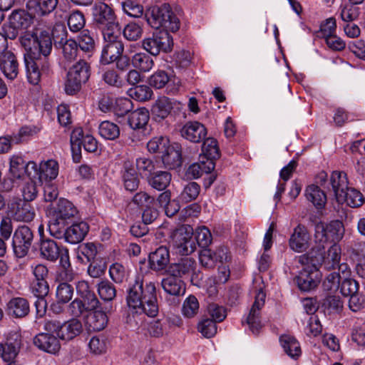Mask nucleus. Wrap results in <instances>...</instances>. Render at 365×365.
Wrapping results in <instances>:
<instances>
[{
  "label": "nucleus",
  "mask_w": 365,
  "mask_h": 365,
  "mask_svg": "<svg viewBox=\"0 0 365 365\" xmlns=\"http://www.w3.org/2000/svg\"><path fill=\"white\" fill-rule=\"evenodd\" d=\"M266 294L262 289L257 290L255 302L246 318V322L249 325L250 330L254 334H257L262 327L260 321V310L264 307Z\"/></svg>",
  "instance_id": "obj_15"
},
{
  "label": "nucleus",
  "mask_w": 365,
  "mask_h": 365,
  "mask_svg": "<svg viewBox=\"0 0 365 365\" xmlns=\"http://www.w3.org/2000/svg\"><path fill=\"white\" fill-rule=\"evenodd\" d=\"M21 346V336L14 333L6 344L0 343V356L6 361H12L17 356Z\"/></svg>",
  "instance_id": "obj_22"
},
{
  "label": "nucleus",
  "mask_w": 365,
  "mask_h": 365,
  "mask_svg": "<svg viewBox=\"0 0 365 365\" xmlns=\"http://www.w3.org/2000/svg\"><path fill=\"white\" fill-rule=\"evenodd\" d=\"M147 330L152 337H163L169 332V324L163 319L155 320L148 324Z\"/></svg>",
  "instance_id": "obj_44"
},
{
  "label": "nucleus",
  "mask_w": 365,
  "mask_h": 365,
  "mask_svg": "<svg viewBox=\"0 0 365 365\" xmlns=\"http://www.w3.org/2000/svg\"><path fill=\"white\" fill-rule=\"evenodd\" d=\"M336 200L339 203H346L351 207H357L363 203V195L357 190L353 187H349L344 192L340 193Z\"/></svg>",
  "instance_id": "obj_37"
},
{
  "label": "nucleus",
  "mask_w": 365,
  "mask_h": 365,
  "mask_svg": "<svg viewBox=\"0 0 365 365\" xmlns=\"http://www.w3.org/2000/svg\"><path fill=\"white\" fill-rule=\"evenodd\" d=\"M323 246L317 245L318 264H321L327 270H335L336 265L339 264L341 259V250L339 245L334 244L325 253Z\"/></svg>",
  "instance_id": "obj_14"
},
{
  "label": "nucleus",
  "mask_w": 365,
  "mask_h": 365,
  "mask_svg": "<svg viewBox=\"0 0 365 365\" xmlns=\"http://www.w3.org/2000/svg\"><path fill=\"white\" fill-rule=\"evenodd\" d=\"M171 174L167 171H157L152 174L148 180L149 185L159 191L164 190L170 185Z\"/></svg>",
  "instance_id": "obj_38"
},
{
  "label": "nucleus",
  "mask_w": 365,
  "mask_h": 365,
  "mask_svg": "<svg viewBox=\"0 0 365 365\" xmlns=\"http://www.w3.org/2000/svg\"><path fill=\"white\" fill-rule=\"evenodd\" d=\"M197 329L205 337L211 338L217 333V323L207 316H203L198 323Z\"/></svg>",
  "instance_id": "obj_51"
},
{
  "label": "nucleus",
  "mask_w": 365,
  "mask_h": 365,
  "mask_svg": "<svg viewBox=\"0 0 365 365\" xmlns=\"http://www.w3.org/2000/svg\"><path fill=\"white\" fill-rule=\"evenodd\" d=\"M8 215L16 222H30L34 219L36 212L29 202L19 200L11 205Z\"/></svg>",
  "instance_id": "obj_17"
},
{
  "label": "nucleus",
  "mask_w": 365,
  "mask_h": 365,
  "mask_svg": "<svg viewBox=\"0 0 365 365\" xmlns=\"http://www.w3.org/2000/svg\"><path fill=\"white\" fill-rule=\"evenodd\" d=\"M148 24L153 29L172 32L177 31L180 28V21L174 14L169 4H164L160 6L150 7L145 14Z\"/></svg>",
  "instance_id": "obj_3"
},
{
  "label": "nucleus",
  "mask_w": 365,
  "mask_h": 365,
  "mask_svg": "<svg viewBox=\"0 0 365 365\" xmlns=\"http://www.w3.org/2000/svg\"><path fill=\"white\" fill-rule=\"evenodd\" d=\"M58 0H37L35 11L38 16H46L51 14L56 8Z\"/></svg>",
  "instance_id": "obj_59"
},
{
  "label": "nucleus",
  "mask_w": 365,
  "mask_h": 365,
  "mask_svg": "<svg viewBox=\"0 0 365 365\" xmlns=\"http://www.w3.org/2000/svg\"><path fill=\"white\" fill-rule=\"evenodd\" d=\"M149 119V111L145 108L137 109L129 114L128 122L133 129L130 135L132 142H139L145 138L148 133L147 126Z\"/></svg>",
  "instance_id": "obj_11"
},
{
  "label": "nucleus",
  "mask_w": 365,
  "mask_h": 365,
  "mask_svg": "<svg viewBox=\"0 0 365 365\" xmlns=\"http://www.w3.org/2000/svg\"><path fill=\"white\" fill-rule=\"evenodd\" d=\"M0 69L7 78L12 80L16 78L19 63L12 52L6 51L3 56H0Z\"/></svg>",
  "instance_id": "obj_28"
},
{
  "label": "nucleus",
  "mask_w": 365,
  "mask_h": 365,
  "mask_svg": "<svg viewBox=\"0 0 365 365\" xmlns=\"http://www.w3.org/2000/svg\"><path fill=\"white\" fill-rule=\"evenodd\" d=\"M296 279L299 289L309 292L316 288L319 283V270L314 267H304Z\"/></svg>",
  "instance_id": "obj_18"
},
{
  "label": "nucleus",
  "mask_w": 365,
  "mask_h": 365,
  "mask_svg": "<svg viewBox=\"0 0 365 365\" xmlns=\"http://www.w3.org/2000/svg\"><path fill=\"white\" fill-rule=\"evenodd\" d=\"M200 304L194 295H189L184 301L182 313L187 318H192L198 313Z\"/></svg>",
  "instance_id": "obj_50"
},
{
  "label": "nucleus",
  "mask_w": 365,
  "mask_h": 365,
  "mask_svg": "<svg viewBox=\"0 0 365 365\" xmlns=\"http://www.w3.org/2000/svg\"><path fill=\"white\" fill-rule=\"evenodd\" d=\"M30 169L36 170V163L31 161L27 163L24 161L22 157L19 155H14L10 160V174L12 176V180L21 178L24 173L31 177V173Z\"/></svg>",
  "instance_id": "obj_23"
},
{
  "label": "nucleus",
  "mask_w": 365,
  "mask_h": 365,
  "mask_svg": "<svg viewBox=\"0 0 365 365\" xmlns=\"http://www.w3.org/2000/svg\"><path fill=\"white\" fill-rule=\"evenodd\" d=\"M136 169L141 176L149 177L155 169L153 162L147 158H138L135 162Z\"/></svg>",
  "instance_id": "obj_61"
},
{
  "label": "nucleus",
  "mask_w": 365,
  "mask_h": 365,
  "mask_svg": "<svg viewBox=\"0 0 365 365\" xmlns=\"http://www.w3.org/2000/svg\"><path fill=\"white\" fill-rule=\"evenodd\" d=\"M91 76L90 64L83 59H80L73 64L67 73L65 82V91L68 95L78 93L89 79Z\"/></svg>",
  "instance_id": "obj_5"
},
{
  "label": "nucleus",
  "mask_w": 365,
  "mask_h": 365,
  "mask_svg": "<svg viewBox=\"0 0 365 365\" xmlns=\"http://www.w3.org/2000/svg\"><path fill=\"white\" fill-rule=\"evenodd\" d=\"M93 22L102 34L120 29L114 10L107 4L96 2L92 8Z\"/></svg>",
  "instance_id": "obj_4"
},
{
  "label": "nucleus",
  "mask_w": 365,
  "mask_h": 365,
  "mask_svg": "<svg viewBox=\"0 0 365 365\" xmlns=\"http://www.w3.org/2000/svg\"><path fill=\"white\" fill-rule=\"evenodd\" d=\"M195 261L191 257H185L176 263L171 264L168 272L170 275L180 279L185 276L190 275L195 269Z\"/></svg>",
  "instance_id": "obj_30"
},
{
  "label": "nucleus",
  "mask_w": 365,
  "mask_h": 365,
  "mask_svg": "<svg viewBox=\"0 0 365 365\" xmlns=\"http://www.w3.org/2000/svg\"><path fill=\"white\" fill-rule=\"evenodd\" d=\"M74 136H76V141L82 138L81 143L83 145L84 149L90 153L96 152L98 149L97 140L91 135L83 136V132L81 130H75L71 136V142L73 143Z\"/></svg>",
  "instance_id": "obj_46"
},
{
  "label": "nucleus",
  "mask_w": 365,
  "mask_h": 365,
  "mask_svg": "<svg viewBox=\"0 0 365 365\" xmlns=\"http://www.w3.org/2000/svg\"><path fill=\"white\" fill-rule=\"evenodd\" d=\"M109 274L113 282L120 284L127 280L128 272L123 265L116 262L110 267Z\"/></svg>",
  "instance_id": "obj_57"
},
{
  "label": "nucleus",
  "mask_w": 365,
  "mask_h": 365,
  "mask_svg": "<svg viewBox=\"0 0 365 365\" xmlns=\"http://www.w3.org/2000/svg\"><path fill=\"white\" fill-rule=\"evenodd\" d=\"M85 24L84 15L78 10L73 11L68 18V26L73 32L81 31L84 27Z\"/></svg>",
  "instance_id": "obj_55"
},
{
  "label": "nucleus",
  "mask_w": 365,
  "mask_h": 365,
  "mask_svg": "<svg viewBox=\"0 0 365 365\" xmlns=\"http://www.w3.org/2000/svg\"><path fill=\"white\" fill-rule=\"evenodd\" d=\"M34 171V177L36 175L40 180L51 182L58 176V164L54 160H48L46 162H42L38 168L36 165V170Z\"/></svg>",
  "instance_id": "obj_31"
},
{
  "label": "nucleus",
  "mask_w": 365,
  "mask_h": 365,
  "mask_svg": "<svg viewBox=\"0 0 365 365\" xmlns=\"http://www.w3.org/2000/svg\"><path fill=\"white\" fill-rule=\"evenodd\" d=\"M207 133L205 126L197 121L187 122L180 129L181 136L194 143H198L205 140Z\"/></svg>",
  "instance_id": "obj_20"
},
{
  "label": "nucleus",
  "mask_w": 365,
  "mask_h": 365,
  "mask_svg": "<svg viewBox=\"0 0 365 365\" xmlns=\"http://www.w3.org/2000/svg\"><path fill=\"white\" fill-rule=\"evenodd\" d=\"M305 196L317 209H322L327 202V196L317 185H310L305 190Z\"/></svg>",
  "instance_id": "obj_36"
},
{
  "label": "nucleus",
  "mask_w": 365,
  "mask_h": 365,
  "mask_svg": "<svg viewBox=\"0 0 365 365\" xmlns=\"http://www.w3.org/2000/svg\"><path fill=\"white\" fill-rule=\"evenodd\" d=\"M126 302L129 307L136 312H143L148 317H153L158 313V303L156 287L154 282L144 284L140 277H137L134 283L130 284L128 291Z\"/></svg>",
  "instance_id": "obj_2"
},
{
  "label": "nucleus",
  "mask_w": 365,
  "mask_h": 365,
  "mask_svg": "<svg viewBox=\"0 0 365 365\" xmlns=\"http://www.w3.org/2000/svg\"><path fill=\"white\" fill-rule=\"evenodd\" d=\"M34 240V232L27 225H19L14 230L12 237V247L15 255L25 257L31 249Z\"/></svg>",
  "instance_id": "obj_12"
},
{
  "label": "nucleus",
  "mask_w": 365,
  "mask_h": 365,
  "mask_svg": "<svg viewBox=\"0 0 365 365\" xmlns=\"http://www.w3.org/2000/svg\"><path fill=\"white\" fill-rule=\"evenodd\" d=\"M173 244L176 252L181 255L192 254L196 248L191 227H182L173 233Z\"/></svg>",
  "instance_id": "obj_13"
},
{
  "label": "nucleus",
  "mask_w": 365,
  "mask_h": 365,
  "mask_svg": "<svg viewBox=\"0 0 365 365\" xmlns=\"http://www.w3.org/2000/svg\"><path fill=\"white\" fill-rule=\"evenodd\" d=\"M63 247L51 239H41L39 243V252L41 258L56 262L60 257Z\"/></svg>",
  "instance_id": "obj_26"
},
{
  "label": "nucleus",
  "mask_w": 365,
  "mask_h": 365,
  "mask_svg": "<svg viewBox=\"0 0 365 365\" xmlns=\"http://www.w3.org/2000/svg\"><path fill=\"white\" fill-rule=\"evenodd\" d=\"M88 231L89 226L87 222H75L66 228V241L71 244H78L84 240Z\"/></svg>",
  "instance_id": "obj_27"
},
{
  "label": "nucleus",
  "mask_w": 365,
  "mask_h": 365,
  "mask_svg": "<svg viewBox=\"0 0 365 365\" xmlns=\"http://www.w3.org/2000/svg\"><path fill=\"white\" fill-rule=\"evenodd\" d=\"M73 287L66 283H60L56 288V296L58 302L66 304L73 297Z\"/></svg>",
  "instance_id": "obj_60"
},
{
  "label": "nucleus",
  "mask_w": 365,
  "mask_h": 365,
  "mask_svg": "<svg viewBox=\"0 0 365 365\" xmlns=\"http://www.w3.org/2000/svg\"><path fill=\"white\" fill-rule=\"evenodd\" d=\"M279 342L284 352L292 359H297L301 356V347L294 336L283 334L279 337Z\"/></svg>",
  "instance_id": "obj_33"
},
{
  "label": "nucleus",
  "mask_w": 365,
  "mask_h": 365,
  "mask_svg": "<svg viewBox=\"0 0 365 365\" xmlns=\"http://www.w3.org/2000/svg\"><path fill=\"white\" fill-rule=\"evenodd\" d=\"M97 253V247L93 242L81 244L77 249V257L81 262H83V257H85L88 262L93 261Z\"/></svg>",
  "instance_id": "obj_47"
},
{
  "label": "nucleus",
  "mask_w": 365,
  "mask_h": 365,
  "mask_svg": "<svg viewBox=\"0 0 365 365\" xmlns=\"http://www.w3.org/2000/svg\"><path fill=\"white\" fill-rule=\"evenodd\" d=\"M202 145V156H206L212 159H217L220 157L219 148L217 142L212 138H205Z\"/></svg>",
  "instance_id": "obj_54"
},
{
  "label": "nucleus",
  "mask_w": 365,
  "mask_h": 365,
  "mask_svg": "<svg viewBox=\"0 0 365 365\" xmlns=\"http://www.w3.org/2000/svg\"><path fill=\"white\" fill-rule=\"evenodd\" d=\"M43 329L48 332H55L57 336L63 341H70L78 336L83 331L81 322L71 319L61 323L58 320H46L43 323Z\"/></svg>",
  "instance_id": "obj_6"
},
{
  "label": "nucleus",
  "mask_w": 365,
  "mask_h": 365,
  "mask_svg": "<svg viewBox=\"0 0 365 365\" xmlns=\"http://www.w3.org/2000/svg\"><path fill=\"white\" fill-rule=\"evenodd\" d=\"M132 64L142 72L150 71L154 65L153 58L145 53H137L132 57Z\"/></svg>",
  "instance_id": "obj_43"
},
{
  "label": "nucleus",
  "mask_w": 365,
  "mask_h": 365,
  "mask_svg": "<svg viewBox=\"0 0 365 365\" xmlns=\"http://www.w3.org/2000/svg\"><path fill=\"white\" fill-rule=\"evenodd\" d=\"M10 24L14 28L19 29L21 31L20 36V43L21 40L27 34H33L36 33L38 30L47 31L48 36L52 41L51 30L49 27L38 24L37 26H33V17L24 11H15L11 14L9 17Z\"/></svg>",
  "instance_id": "obj_10"
},
{
  "label": "nucleus",
  "mask_w": 365,
  "mask_h": 365,
  "mask_svg": "<svg viewBox=\"0 0 365 365\" xmlns=\"http://www.w3.org/2000/svg\"><path fill=\"white\" fill-rule=\"evenodd\" d=\"M54 332H42L36 334L34 339V344L40 350L55 354L61 349L59 338L54 336Z\"/></svg>",
  "instance_id": "obj_19"
},
{
  "label": "nucleus",
  "mask_w": 365,
  "mask_h": 365,
  "mask_svg": "<svg viewBox=\"0 0 365 365\" xmlns=\"http://www.w3.org/2000/svg\"><path fill=\"white\" fill-rule=\"evenodd\" d=\"M120 174L123 186L126 190L133 192L138 189L140 180L136 170L130 161L123 163Z\"/></svg>",
  "instance_id": "obj_24"
},
{
  "label": "nucleus",
  "mask_w": 365,
  "mask_h": 365,
  "mask_svg": "<svg viewBox=\"0 0 365 365\" xmlns=\"http://www.w3.org/2000/svg\"><path fill=\"white\" fill-rule=\"evenodd\" d=\"M169 145L168 139L163 136L153 138L147 143L148 150L152 153H163L166 150Z\"/></svg>",
  "instance_id": "obj_56"
},
{
  "label": "nucleus",
  "mask_w": 365,
  "mask_h": 365,
  "mask_svg": "<svg viewBox=\"0 0 365 365\" xmlns=\"http://www.w3.org/2000/svg\"><path fill=\"white\" fill-rule=\"evenodd\" d=\"M322 228V236L325 238V240L331 239L332 240H339L342 235L343 225L340 221L336 220L332 221L325 227L323 225L317 228Z\"/></svg>",
  "instance_id": "obj_41"
},
{
  "label": "nucleus",
  "mask_w": 365,
  "mask_h": 365,
  "mask_svg": "<svg viewBox=\"0 0 365 365\" xmlns=\"http://www.w3.org/2000/svg\"><path fill=\"white\" fill-rule=\"evenodd\" d=\"M143 34V29L136 23L128 24L123 29L124 37L129 41H136L140 38Z\"/></svg>",
  "instance_id": "obj_63"
},
{
  "label": "nucleus",
  "mask_w": 365,
  "mask_h": 365,
  "mask_svg": "<svg viewBox=\"0 0 365 365\" xmlns=\"http://www.w3.org/2000/svg\"><path fill=\"white\" fill-rule=\"evenodd\" d=\"M170 262V252L165 246H160L149 255V264L153 270L165 269Z\"/></svg>",
  "instance_id": "obj_29"
},
{
  "label": "nucleus",
  "mask_w": 365,
  "mask_h": 365,
  "mask_svg": "<svg viewBox=\"0 0 365 365\" xmlns=\"http://www.w3.org/2000/svg\"><path fill=\"white\" fill-rule=\"evenodd\" d=\"M322 305L329 314H339L343 309L344 302L339 296L329 295L324 299Z\"/></svg>",
  "instance_id": "obj_53"
},
{
  "label": "nucleus",
  "mask_w": 365,
  "mask_h": 365,
  "mask_svg": "<svg viewBox=\"0 0 365 365\" xmlns=\"http://www.w3.org/2000/svg\"><path fill=\"white\" fill-rule=\"evenodd\" d=\"M108 317L103 311H94L90 313L86 321V327L90 331H99L107 325Z\"/></svg>",
  "instance_id": "obj_34"
},
{
  "label": "nucleus",
  "mask_w": 365,
  "mask_h": 365,
  "mask_svg": "<svg viewBox=\"0 0 365 365\" xmlns=\"http://www.w3.org/2000/svg\"><path fill=\"white\" fill-rule=\"evenodd\" d=\"M103 46L101 56L103 64H109L114 62L121 56L124 51V46L121 40L120 29L103 34Z\"/></svg>",
  "instance_id": "obj_7"
},
{
  "label": "nucleus",
  "mask_w": 365,
  "mask_h": 365,
  "mask_svg": "<svg viewBox=\"0 0 365 365\" xmlns=\"http://www.w3.org/2000/svg\"><path fill=\"white\" fill-rule=\"evenodd\" d=\"M6 311V314L12 318H24L29 313V303L25 298L14 297L7 303Z\"/></svg>",
  "instance_id": "obj_25"
},
{
  "label": "nucleus",
  "mask_w": 365,
  "mask_h": 365,
  "mask_svg": "<svg viewBox=\"0 0 365 365\" xmlns=\"http://www.w3.org/2000/svg\"><path fill=\"white\" fill-rule=\"evenodd\" d=\"M310 241L311 237L307 227L298 224L290 235L289 246L295 252H303L309 247Z\"/></svg>",
  "instance_id": "obj_16"
},
{
  "label": "nucleus",
  "mask_w": 365,
  "mask_h": 365,
  "mask_svg": "<svg viewBox=\"0 0 365 365\" xmlns=\"http://www.w3.org/2000/svg\"><path fill=\"white\" fill-rule=\"evenodd\" d=\"M66 222L57 220V218L52 216L51 220L49 221L48 230L50 235L56 239H65L66 236V229L65 225Z\"/></svg>",
  "instance_id": "obj_48"
},
{
  "label": "nucleus",
  "mask_w": 365,
  "mask_h": 365,
  "mask_svg": "<svg viewBox=\"0 0 365 365\" xmlns=\"http://www.w3.org/2000/svg\"><path fill=\"white\" fill-rule=\"evenodd\" d=\"M173 108V102L166 96L159 97L151 108V113L155 120H163L168 116Z\"/></svg>",
  "instance_id": "obj_32"
},
{
  "label": "nucleus",
  "mask_w": 365,
  "mask_h": 365,
  "mask_svg": "<svg viewBox=\"0 0 365 365\" xmlns=\"http://www.w3.org/2000/svg\"><path fill=\"white\" fill-rule=\"evenodd\" d=\"M205 316H207V317L216 323H220L226 318L227 314L223 307L212 303L207 306V314Z\"/></svg>",
  "instance_id": "obj_58"
},
{
  "label": "nucleus",
  "mask_w": 365,
  "mask_h": 365,
  "mask_svg": "<svg viewBox=\"0 0 365 365\" xmlns=\"http://www.w3.org/2000/svg\"><path fill=\"white\" fill-rule=\"evenodd\" d=\"M128 96L138 101H147L153 94L152 89L145 85L136 86L128 91Z\"/></svg>",
  "instance_id": "obj_45"
},
{
  "label": "nucleus",
  "mask_w": 365,
  "mask_h": 365,
  "mask_svg": "<svg viewBox=\"0 0 365 365\" xmlns=\"http://www.w3.org/2000/svg\"><path fill=\"white\" fill-rule=\"evenodd\" d=\"M200 192V186L195 182H191L184 187L179 197L182 201L189 202L195 200L199 195Z\"/></svg>",
  "instance_id": "obj_52"
},
{
  "label": "nucleus",
  "mask_w": 365,
  "mask_h": 365,
  "mask_svg": "<svg viewBox=\"0 0 365 365\" xmlns=\"http://www.w3.org/2000/svg\"><path fill=\"white\" fill-rule=\"evenodd\" d=\"M161 285L164 291L170 295L179 296L183 294L185 291L183 281L174 275L169 274L168 277L163 279Z\"/></svg>",
  "instance_id": "obj_35"
},
{
  "label": "nucleus",
  "mask_w": 365,
  "mask_h": 365,
  "mask_svg": "<svg viewBox=\"0 0 365 365\" xmlns=\"http://www.w3.org/2000/svg\"><path fill=\"white\" fill-rule=\"evenodd\" d=\"M100 297L104 301H112L116 296L115 286L108 280H103L97 285Z\"/></svg>",
  "instance_id": "obj_49"
},
{
  "label": "nucleus",
  "mask_w": 365,
  "mask_h": 365,
  "mask_svg": "<svg viewBox=\"0 0 365 365\" xmlns=\"http://www.w3.org/2000/svg\"><path fill=\"white\" fill-rule=\"evenodd\" d=\"M212 235L206 227H200L196 230L195 240L202 248L207 247L212 242Z\"/></svg>",
  "instance_id": "obj_64"
},
{
  "label": "nucleus",
  "mask_w": 365,
  "mask_h": 365,
  "mask_svg": "<svg viewBox=\"0 0 365 365\" xmlns=\"http://www.w3.org/2000/svg\"><path fill=\"white\" fill-rule=\"evenodd\" d=\"M24 54L27 78L30 83L37 85L43 76L51 71L49 56L52 51V41L47 31L38 30L36 34H27L21 40Z\"/></svg>",
  "instance_id": "obj_1"
},
{
  "label": "nucleus",
  "mask_w": 365,
  "mask_h": 365,
  "mask_svg": "<svg viewBox=\"0 0 365 365\" xmlns=\"http://www.w3.org/2000/svg\"><path fill=\"white\" fill-rule=\"evenodd\" d=\"M52 40L56 47L61 48L64 59L68 62L74 61L78 52V43L73 39L67 38V31L62 24H56L51 31Z\"/></svg>",
  "instance_id": "obj_8"
},
{
  "label": "nucleus",
  "mask_w": 365,
  "mask_h": 365,
  "mask_svg": "<svg viewBox=\"0 0 365 365\" xmlns=\"http://www.w3.org/2000/svg\"><path fill=\"white\" fill-rule=\"evenodd\" d=\"M173 45V37L165 30L156 31L142 41L143 49L153 56H158L160 52L171 51Z\"/></svg>",
  "instance_id": "obj_9"
},
{
  "label": "nucleus",
  "mask_w": 365,
  "mask_h": 365,
  "mask_svg": "<svg viewBox=\"0 0 365 365\" xmlns=\"http://www.w3.org/2000/svg\"><path fill=\"white\" fill-rule=\"evenodd\" d=\"M341 281L340 274L336 271H333L326 276L323 281L322 286L324 290L334 292L339 288Z\"/></svg>",
  "instance_id": "obj_62"
},
{
  "label": "nucleus",
  "mask_w": 365,
  "mask_h": 365,
  "mask_svg": "<svg viewBox=\"0 0 365 365\" xmlns=\"http://www.w3.org/2000/svg\"><path fill=\"white\" fill-rule=\"evenodd\" d=\"M100 135L106 140H115L120 135V128L115 123L105 120L98 127Z\"/></svg>",
  "instance_id": "obj_42"
},
{
  "label": "nucleus",
  "mask_w": 365,
  "mask_h": 365,
  "mask_svg": "<svg viewBox=\"0 0 365 365\" xmlns=\"http://www.w3.org/2000/svg\"><path fill=\"white\" fill-rule=\"evenodd\" d=\"M161 158L165 166L169 169H174L181 165L180 153L170 145L162 153Z\"/></svg>",
  "instance_id": "obj_40"
},
{
  "label": "nucleus",
  "mask_w": 365,
  "mask_h": 365,
  "mask_svg": "<svg viewBox=\"0 0 365 365\" xmlns=\"http://www.w3.org/2000/svg\"><path fill=\"white\" fill-rule=\"evenodd\" d=\"M78 213V209L73 203L65 198H60L51 210L53 217L64 222L73 218Z\"/></svg>",
  "instance_id": "obj_21"
},
{
  "label": "nucleus",
  "mask_w": 365,
  "mask_h": 365,
  "mask_svg": "<svg viewBox=\"0 0 365 365\" xmlns=\"http://www.w3.org/2000/svg\"><path fill=\"white\" fill-rule=\"evenodd\" d=\"M331 185L336 198L340 193L344 192L348 188L346 173L340 171H334L331 175Z\"/></svg>",
  "instance_id": "obj_39"
}]
</instances>
